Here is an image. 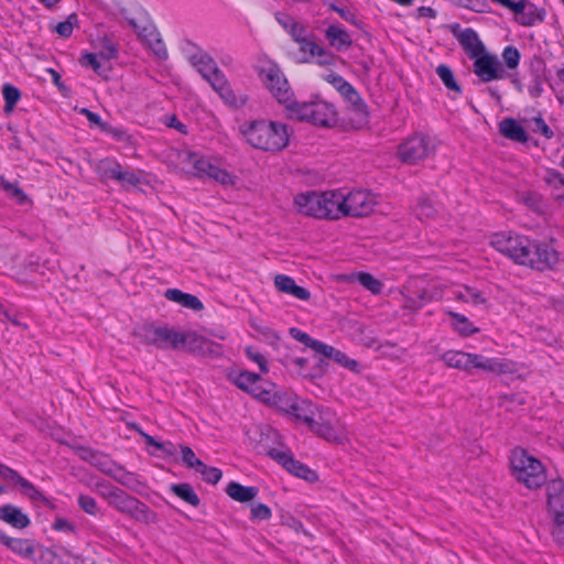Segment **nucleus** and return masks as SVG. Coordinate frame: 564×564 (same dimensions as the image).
<instances>
[{
  "mask_svg": "<svg viewBox=\"0 0 564 564\" xmlns=\"http://www.w3.org/2000/svg\"><path fill=\"white\" fill-rule=\"evenodd\" d=\"M239 132L251 147L262 151H281L290 141L289 127L282 122L267 120L245 122L239 127Z\"/></svg>",
  "mask_w": 564,
  "mask_h": 564,
  "instance_id": "nucleus-1",
  "label": "nucleus"
},
{
  "mask_svg": "<svg viewBox=\"0 0 564 564\" xmlns=\"http://www.w3.org/2000/svg\"><path fill=\"white\" fill-rule=\"evenodd\" d=\"M285 110L292 120L306 121L319 127H329L336 121L334 107L318 98L302 102L293 98Z\"/></svg>",
  "mask_w": 564,
  "mask_h": 564,
  "instance_id": "nucleus-2",
  "label": "nucleus"
},
{
  "mask_svg": "<svg viewBox=\"0 0 564 564\" xmlns=\"http://www.w3.org/2000/svg\"><path fill=\"white\" fill-rule=\"evenodd\" d=\"M512 475L529 489L545 484L546 475L542 463L529 455L523 448H514L510 457Z\"/></svg>",
  "mask_w": 564,
  "mask_h": 564,
  "instance_id": "nucleus-3",
  "label": "nucleus"
},
{
  "mask_svg": "<svg viewBox=\"0 0 564 564\" xmlns=\"http://www.w3.org/2000/svg\"><path fill=\"white\" fill-rule=\"evenodd\" d=\"M182 330L167 325L144 324L133 332L140 343L159 349H180Z\"/></svg>",
  "mask_w": 564,
  "mask_h": 564,
  "instance_id": "nucleus-4",
  "label": "nucleus"
},
{
  "mask_svg": "<svg viewBox=\"0 0 564 564\" xmlns=\"http://www.w3.org/2000/svg\"><path fill=\"white\" fill-rule=\"evenodd\" d=\"M532 241L521 235L499 232L491 237V246L499 252L511 258L516 263L525 265L530 262L529 256Z\"/></svg>",
  "mask_w": 564,
  "mask_h": 564,
  "instance_id": "nucleus-5",
  "label": "nucleus"
},
{
  "mask_svg": "<svg viewBox=\"0 0 564 564\" xmlns=\"http://www.w3.org/2000/svg\"><path fill=\"white\" fill-rule=\"evenodd\" d=\"M109 506L117 511L128 514L135 521L150 524L158 521V516L144 502L128 495L121 489H117L108 501Z\"/></svg>",
  "mask_w": 564,
  "mask_h": 564,
  "instance_id": "nucleus-6",
  "label": "nucleus"
},
{
  "mask_svg": "<svg viewBox=\"0 0 564 564\" xmlns=\"http://www.w3.org/2000/svg\"><path fill=\"white\" fill-rule=\"evenodd\" d=\"M97 173L102 180H115L122 187H135L143 183V173L129 167H123L112 159H104L97 163Z\"/></svg>",
  "mask_w": 564,
  "mask_h": 564,
  "instance_id": "nucleus-7",
  "label": "nucleus"
},
{
  "mask_svg": "<svg viewBox=\"0 0 564 564\" xmlns=\"http://www.w3.org/2000/svg\"><path fill=\"white\" fill-rule=\"evenodd\" d=\"M434 150L435 143L430 137L415 133L399 145L398 156L403 163L412 165L430 156Z\"/></svg>",
  "mask_w": 564,
  "mask_h": 564,
  "instance_id": "nucleus-8",
  "label": "nucleus"
},
{
  "mask_svg": "<svg viewBox=\"0 0 564 564\" xmlns=\"http://www.w3.org/2000/svg\"><path fill=\"white\" fill-rule=\"evenodd\" d=\"M189 172L199 178H210L223 185L232 184V176L225 170L214 165L210 160L199 153L188 152L183 161Z\"/></svg>",
  "mask_w": 564,
  "mask_h": 564,
  "instance_id": "nucleus-9",
  "label": "nucleus"
},
{
  "mask_svg": "<svg viewBox=\"0 0 564 564\" xmlns=\"http://www.w3.org/2000/svg\"><path fill=\"white\" fill-rule=\"evenodd\" d=\"M260 78L279 104L285 108L293 100V93L282 70L274 64L261 68Z\"/></svg>",
  "mask_w": 564,
  "mask_h": 564,
  "instance_id": "nucleus-10",
  "label": "nucleus"
},
{
  "mask_svg": "<svg viewBox=\"0 0 564 564\" xmlns=\"http://www.w3.org/2000/svg\"><path fill=\"white\" fill-rule=\"evenodd\" d=\"M230 380L241 390L259 400H268L270 388L274 384L263 380L259 375L250 371H237L229 375Z\"/></svg>",
  "mask_w": 564,
  "mask_h": 564,
  "instance_id": "nucleus-11",
  "label": "nucleus"
},
{
  "mask_svg": "<svg viewBox=\"0 0 564 564\" xmlns=\"http://www.w3.org/2000/svg\"><path fill=\"white\" fill-rule=\"evenodd\" d=\"M308 429L329 442H340L344 437L341 425L329 409H321Z\"/></svg>",
  "mask_w": 564,
  "mask_h": 564,
  "instance_id": "nucleus-12",
  "label": "nucleus"
},
{
  "mask_svg": "<svg viewBox=\"0 0 564 564\" xmlns=\"http://www.w3.org/2000/svg\"><path fill=\"white\" fill-rule=\"evenodd\" d=\"M261 446L265 451L267 455L276 460L293 475L307 480L315 477L314 473L302 463L295 460L291 451L285 448L283 445L279 444V447H271L261 441Z\"/></svg>",
  "mask_w": 564,
  "mask_h": 564,
  "instance_id": "nucleus-13",
  "label": "nucleus"
},
{
  "mask_svg": "<svg viewBox=\"0 0 564 564\" xmlns=\"http://www.w3.org/2000/svg\"><path fill=\"white\" fill-rule=\"evenodd\" d=\"M344 217L368 216L376 205L375 196L366 191H354L344 194Z\"/></svg>",
  "mask_w": 564,
  "mask_h": 564,
  "instance_id": "nucleus-14",
  "label": "nucleus"
},
{
  "mask_svg": "<svg viewBox=\"0 0 564 564\" xmlns=\"http://www.w3.org/2000/svg\"><path fill=\"white\" fill-rule=\"evenodd\" d=\"M330 83L334 87L345 97V99L350 104L351 110L358 118V123L362 124L367 121L368 118V109L367 105L360 98L359 94L356 89L346 82L339 75H329Z\"/></svg>",
  "mask_w": 564,
  "mask_h": 564,
  "instance_id": "nucleus-15",
  "label": "nucleus"
},
{
  "mask_svg": "<svg viewBox=\"0 0 564 564\" xmlns=\"http://www.w3.org/2000/svg\"><path fill=\"white\" fill-rule=\"evenodd\" d=\"M479 370L491 375H508L516 372V364L506 358H489L484 355L473 354L470 375Z\"/></svg>",
  "mask_w": 564,
  "mask_h": 564,
  "instance_id": "nucleus-16",
  "label": "nucleus"
},
{
  "mask_svg": "<svg viewBox=\"0 0 564 564\" xmlns=\"http://www.w3.org/2000/svg\"><path fill=\"white\" fill-rule=\"evenodd\" d=\"M220 346L194 330H182L180 349H185L189 352L207 356L218 355Z\"/></svg>",
  "mask_w": 564,
  "mask_h": 564,
  "instance_id": "nucleus-17",
  "label": "nucleus"
},
{
  "mask_svg": "<svg viewBox=\"0 0 564 564\" xmlns=\"http://www.w3.org/2000/svg\"><path fill=\"white\" fill-rule=\"evenodd\" d=\"M474 59V73L485 83L503 79L505 70L495 55L485 52Z\"/></svg>",
  "mask_w": 564,
  "mask_h": 564,
  "instance_id": "nucleus-18",
  "label": "nucleus"
},
{
  "mask_svg": "<svg viewBox=\"0 0 564 564\" xmlns=\"http://www.w3.org/2000/svg\"><path fill=\"white\" fill-rule=\"evenodd\" d=\"M530 262L525 265L543 271L554 268L558 262L557 251L546 243H531L530 256L528 257Z\"/></svg>",
  "mask_w": 564,
  "mask_h": 564,
  "instance_id": "nucleus-19",
  "label": "nucleus"
},
{
  "mask_svg": "<svg viewBox=\"0 0 564 564\" xmlns=\"http://www.w3.org/2000/svg\"><path fill=\"white\" fill-rule=\"evenodd\" d=\"M212 88L220 96V98L228 105L234 107L243 106L247 102V97L241 96L237 97L232 89L229 86V83L223 73V70L218 67L212 74L204 78Z\"/></svg>",
  "mask_w": 564,
  "mask_h": 564,
  "instance_id": "nucleus-20",
  "label": "nucleus"
},
{
  "mask_svg": "<svg viewBox=\"0 0 564 564\" xmlns=\"http://www.w3.org/2000/svg\"><path fill=\"white\" fill-rule=\"evenodd\" d=\"M294 204L299 213L305 216L326 218V208L323 202V193H317L314 191L301 193L294 197Z\"/></svg>",
  "mask_w": 564,
  "mask_h": 564,
  "instance_id": "nucleus-21",
  "label": "nucleus"
},
{
  "mask_svg": "<svg viewBox=\"0 0 564 564\" xmlns=\"http://www.w3.org/2000/svg\"><path fill=\"white\" fill-rule=\"evenodd\" d=\"M455 37L464 48L469 58H474L485 52V45L480 41L477 32L470 28L456 32L453 30Z\"/></svg>",
  "mask_w": 564,
  "mask_h": 564,
  "instance_id": "nucleus-22",
  "label": "nucleus"
},
{
  "mask_svg": "<svg viewBox=\"0 0 564 564\" xmlns=\"http://www.w3.org/2000/svg\"><path fill=\"white\" fill-rule=\"evenodd\" d=\"M194 52L188 54L187 59L191 65L202 75L203 78L207 77L218 68L215 59L205 51L194 46Z\"/></svg>",
  "mask_w": 564,
  "mask_h": 564,
  "instance_id": "nucleus-23",
  "label": "nucleus"
},
{
  "mask_svg": "<svg viewBox=\"0 0 564 564\" xmlns=\"http://www.w3.org/2000/svg\"><path fill=\"white\" fill-rule=\"evenodd\" d=\"M0 520L20 530L28 528L31 523L28 514L13 505L0 507Z\"/></svg>",
  "mask_w": 564,
  "mask_h": 564,
  "instance_id": "nucleus-24",
  "label": "nucleus"
},
{
  "mask_svg": "<svg viewBox=\"0 0 564 564\" xmlns=\"http://www.w3.org/2000/svg\"><path fill=\"white\" fill-rule=\"evenodd\" d=\"M323 202L325 205L327 219H339L344 217V194L336 191L323 192Z\"/></svg>",
  "mask_w": 564,
  "mask_h": 564,
  "instance_id": "nucleus-25",
  "label": "nucleus"
},
{
  "mask_svg": "<svg viewBox=\"0 0 564 564\" xmlns=\"http://www.w3.org/2000/svg\"><path fill=\"white\" fill-rule=\"evenodd\" d=\"M274 285L280 292L291 294L299 300L307 301L311 297L308 290L296 285L294 279L289 275L278 274L274 278Z\"/></svg>",
  "mask_w": 564,
  "mask_h": 564,
  "instance_id": "nucleus-26",
  "label": "nucleus"
},
{
  "mask_svg": "<svg viewBox=\"0 0 564 564\" xmlns=\"http://www.w3.org/2000/svg\"><path fill=\"white\" fill-rule=\"evenodd\" d=\"M319 411L321 409L316 404L308 400L297 398L289 414L310 426Z\"/></svg>",
  "mask_w": 564,
  "mask_h": 564,
  "instance_id": "nucleus-27",
  "label": "nucleus"
},
{
  "mask_svg": "<svg viewBox=\"0 0 564 564\" xmlns=\"http://www.w3.org/2000/svg\"><path fill=\"white\" fill-rule=\"evenodd\" d=\"M471 355L462 350H448L442 355L441 359L447 367L470 375Z\"/></svg>",
  "mask_w": 564,
  "mask_h": 564,
  "instance_id": "nucleus-28",
  "label": "nucleus"
},
{
  "mask_svg": "<svg viewBox=\"0 0 564 564\" xmlns=\"http://www.w3.org/2000/svg\"><path fill=\"white\" fill-rule=\"evenodd\" d=\"M499 131L505 138L511 141L527 143L529 140V135L524 128L513 118H505L501 120L499 123Z\"/></svg>",
  "mask_w": 564,
  "mask_h": 564,
  "instance_id": "nucleus-29",
  "label": "nucleus"
},
{
  "mask_svg": "<svg viewBox=\"0 0 564 564\" xmlns=\"http://www.w3.org/2000/svg\"><path fill=\"white\" fill-rule=\"evenodd\" d=\"M276 22L284 29V31L293 39L294 42H299L307 33V29L304 24L295 21L294 18L286 13L276 12Z\"/></svg>",
  "mask_w": 564,
  "mask_h": 564,
  "instance_id": "nucleus-30",
  "label": "nucleus"
},
{
  "mask_svg": "<svg viewBox=\"0 0 564 564\" xmlns=\"http://www.w3.org/2000/svg\"><path fill=\"white\" fill-rule=\"evenodd\" d=\"M165 299L169 301L175 302L181 304L183 307L193 310V311H200L203 310L204 305L200 302V300L192 294L184 293L178 289H167L164 294Z\"/></svg>",
  "mask_w": 564,
  "mask_h": 564,
  "instance_id": "nucleus-31",
  "label": "nucleus"
},
{
  "mask_svg": "<svg viewBox=\"0 0 564 564\" xmlns=\"http://www.w3.org/2000/svg\"><path fill=\"white\" fill-rule=\"evenodd\" d=\"M117 482L122 485L123 487L134 491L140 492L144 489V484L140 480L139 476L135 474L126 470L121 465L118 464L112 475L110 476Z\"/></svg>",
  "mask_w": 564,
  "mask_h": 564,
  "instance_id": "nucleus-32",
  "label": "nucleus"
},
{
  "mask_svg": "<svg viewBox=\"0 0 564 564\" xmlns=\"http://www.w3.org/2000/svg\"><path fill=\"white\" fill-rule=\"evenodd\" d=\"M549 510L564 509V482L553 479L546 484Z\"/></svg>",
  "mask_w": 564,
  "mask_h": 564,
  "instance_id": "nucleus-33",
  "label": "nucleus"
},
{
  "mask_svg": "<svg viewBox=\"0 0 564 564\" xmlns=\"http://www.w3.org/2000/svg\"><path fill=\"white\" fill-rule=\"evenodd\" d=\"M226 494L238 502H248L258 496L259 488L254 486L247 487L239 482L230 481L226 487Z\"/></svg>",
  "mask_w": 564,
  "mask_h": 564,
  "instance_id": "nucleus-34",
  "label": "nucleus"
},
{
  "mask_svg": "<svg viewBox=\"0 0 564 564\" xmlns=\"http://www.w3.org/2000/svg\"><path fill=\"white\" fill-rule=\"evenodd\" d=\"M325 36L329 44L338 51L349 48L352 44L348 32L338 25H329L325 31Z\"/></svg>",
  "mask_w": 564,
  "mask_h": 564,
  "instance_id": "nucleus-35",
  "label": "nucleus"
},
{
  "mask_svg": "<svg viewBox=\"0 0 564 564\" xmlns=\"http://www.w3.org/2000/svg\"><path fill=\"white\" fill-rule=\"evenodd\" d=\"M297 397L291 392L284 391H274V388H270V395L268 400H262V402H267L283 411L285 413H290L295 404Z\"/></svg>",
  "mask_w": 564,
  "mask_h": 564,
  "instance_id": "nucleus-36",
  "label": "nucleus"
},
{
  "mask_svg": "<svg viewBox=\"0 0 564 564\" xmlns=\"http://www.w3.org/2000/svg\"><path fill=\"white\" fill-rule=\"evenodd\" d=\"M94 47L97 50L96 54H98L102 61H110L118 57V45L109 35L98 37L94 43Z\"/></svg>",
  "mask_w": 564,
  "mask_h": 564,
  "instance_id": "nucleus-37",
  "label": "nucleus"
},
{
  "mask_svg": "<svg viewBox=\"0 0 564 564\" xmlns=\"http://www.w3.org/2000/svg\"><path fill=\"white\" fill-rule=\"evenodd\" d=\"M105 62L106 61H102L98 54L89 52H85L79 58V64L83 67H90L98 76L107 78L110 67H108Z\"/></svg>",
  "mask_w": 564,
  "mask_h": 564,
  "instance_id": "nucleus-38",
  "label": "nucleus"
},
{
  "mask_svg": "<svg viewBox=\"0 0 564 564\" xmlns=\"http://www.w3.org/2000/svg\"><path fill=\"white\" fill-rule=\"evenodd\" d=\"M7 547L24 558H33L35 554L34 541L30 539L11 538Z\"/></svg>",
  "mask_w": 564,
  "mask_h": 564,
  "instance_id": "nucleus-39",
  "label": "nucleus"
},
{
  "mask_svg": "<svg viewBox=\"0 0 564 564\" xmlns=\"http://www.w3.org/2000/svg\"><path fill=\"white\" fill-rule=\"evenodd\" d=\"M292 362L296 366L297 373L303 378H308V379L321 378L325 372V362L323 359H318L316 365L308 370L305 369V366L307 364V359H305V358H301V357L294 358L292 360Z\"/></svg>",
  "mask_w": 564,
  "mask_h": 564,
  "instance_id": "nucleus-40",
  "label": "nucleus"
},
{
  "mask_svg": "<svg viewBox=\"0 0 564 564\" xmlns=\"http://www.w3.org/2000/svg\"><path fill=\"white\" fill-rule=\"evenodd\" d=\"M544 10L539 9L535 4L529 3L528 8L524 12H522V15L517 18V22L524 26H532L539 22H542L544 20Z\"/></svg>",
  "mask_w": 564,
  "mask_h": 564,
  "instance_id": "nucleus-41",
  "label": "nucleus"
},
{
  "mask_svg": "<svg viewBox=\"0 0 564 564\" xmlns=\"http://www.w3.org/2000/svg\"><path fill=\"white\" fill-rule=\"evenodd\" d=\"M552 516V536L554 541L564 546V509L549 510Z\"/></svg>",
  "mask_w": 564,
  "mask_h": 564,
  "instance_id": "nucleus-42",
  "label": "nucleus"
},
{
  "mask_svg": "<svg viewBox=\"0 0 564 564\" xmlns=\"http://www.w3.org/2000/svg\"><path fill=\"white\" fill-rule=\"evenodd\" d=\"M440 206L435 205L430 198L423 197L416 206V215L421 220L434 219L440 214Z\"/></svg>",
  "mask_w": 564,
  "mask_h": 564,
  "instance_id": "nucleus-43",
  "label": "nucleus"
},
{
  "mask_svg": "<svg viewBox=\"0 0 564 564\" xmlns=\"http://www.w3.org/2000/svg\"><path fill=\"white\" fill-rule=\"evenodd\" d=\"M172 491L193 507L199 505V498L189 484H178L171 487Z\"/></svg>",
  "mask_w": 564,
  "mask_h": 564,
  "instance_id": "nucleus-44",
  "label": "nucleus"
},
{
  "mask_svg": "<svg viewBox=\"0 0 564 564\" xmlns=\"http://www.w3.org/2000/svg\"><path fill=\"white\" fill-rule=\"evenodd\" d=\"M91 465L109 477L118 466L108 455L100 452L96 453Z\"/></svg>",
  "mask_w": 564,
  "mask_h": 564,
  "instance_id": "nucleus-45",
  "label": "nucleus"
},
{
  "mask_svg": "<svg viewBox=\"0 0 564 564\" xmlns=\"http://www.w3.org/2000/svg\"><path fill=\"white\" fill-rule=\"evenodd\" d=\"M2 95L6 101L4 111L10 113L20 100L21 93L15 86L11 84H4L2 87Z\"/></svg>",
  "mask_w": 564,
  "mask_h": 564,
  "instance_id": "nucleus-46",
  "label": "nucleus"
},
{
  "mask_svg": "<svg viewBox=\"0 0 564 564\" xmlns=\"http://www.w3.org/2000/svg\"><path fill=\"white\" fill-rule=\"evenodd\" d=\"M290 335L292 336V338H294L295 340L302 343L303 345H305L307 348H311L312 350H314L316 354H318L319 349H321V346L323 344V341H319L317 339H314L313 337H311L308 334H306L305 332H302L301 329L296 328V327H292L290 328Z\"/></svg>",
  "mask_w": 564,
  "mask_h": 564,
  "instance_id": "nucleus-47",
  "label": "nucleus"
},
{
  "mask_svg": "<svg viewBox=\"0 0 564 564\" xmlns=\"http://www.w3.org/2000/svg\"><path fill=\"white\" fill-rule=\"evenodd\" d=\"M436 74L442 79V82L446 86V88H448L449 90L460 93V87L456 83L454 74L448 66H446L444 64L438 65L436 67Z\"/></svg>",
  "mask_w": 564,
  "mask_h": 564,
  "instance_id": "nucleus-48",
  "label": "nucleus"
},
{
  "mask_svg": "<svg viewBox=\"0 0 564 564\" xmlns=\"http://www.w3.org/2000/svg\"><path fill=\"white\" fill-rule=\"evenodd\" d=\"M357 281L372 294H379L382 291L383 284L377 280L372 274L360 272L356 275Z\"/></svg>",
  "mask_w": 564,
  "mask_h": 564,
  "instance_id": "nucleus-49",
  "label": "nucleus"
},
{
  "mask_svg": "<svg viewBox=\"0 0 564 564\" xmlns=\"http://www.w3.org/2000/svg\"><path fill=\"white\" fill-rule=\"evenodd\" d=\"M0 184H1L2 189L11 198H14L19 204L23 205L29 200L25 193L19 187V185L17 183H10L2 177Z\"/></svg>",
  "mask_w": 564,
  "mask_h": 564,
  "instance_id": "nucleus-50",
  "label": "nucleus"
},
{
  "mask_svg": "<svg viewBox=\"0 0 564 564\" xmlns=\"http://www.w3.org/2000/svg\"><path fill=\"white\" fill-rule=\"evenodd\" d=\"M77 25H78V17L76 13H72L67 17V19L65 21L56 24L54 30L61 37L67 39L72 35L74 28Z\"/></svg>",
  "mask_w": 564,
  "mask_h": 564,
  "instance_id": "nucleus-51",
  "label": "nucleus"
},
{
  "mask_svg": "<svg viewBox=\"0 0 564 564\" xmlns=\"http://www.w3.org/2000/svg\"><path fill=\"white\" fill-rule=\"evenodd\" d=\"M456 299L466 303H471L474 305L484 304L486 299L482 294L471 288H465L464 291H459L456 293Z\"/></svg>",
  "mask_w": 564,
  "mask_h": 564,
  "instance_id": "nucleus-52",
  "label": "nucleus"
},
{
  "mask_svg": "<svg viewBox=\"0 0 564 564\" xmlns=\"http://www.w3.org/2000/svg\"><path fill=\"white\" fill-rule=\"evenodd\" d=\"M22 490V494L26 497H29L33 501H44L46 502L47 499L44 497V495L39 491L33 484H31L28 479L21 477L19 481L17 482Z\"/></svg>",
  "mask_w": 564,
  "mask_h": 564,
  "instance_id": "nucleus-53",
  "label": "nucleus"
},
{
  "mask_svg": "<svg viewBox=\"0 0 564 564\" xmlns=\"http://www.w3.org/2000/svg\"><path fill=\"white\" fill-rule=\"evenodd\" d=\"M449 315L455 321V328L459 334L469 336L477 332V328H474L464 315L453 312H451Z\"/></svg>",
  "mask_w": 564,
  "mask_h": 564,
  "instance_id": "nucleus-54",
  "label": "nucleus"
},
{
  "mask_svg": "<svg viewBox=\"0 0 564 564\" xmlns=\"http://www.w3.org/2000/svg\"><path fill=\"white\" fill-rule=\"evenodd\" d=\"M297 44L300 45L301 53L308 54L311 57H314L316 53L322 52V46L308 36L307 33L301 37Z\"/></svg>",
  "mask_w": 564,
  "mask_h": 564,
  "instance_id": "nucleus-55",
  "label": "nucleus"
},
{
  "mask_svg": "<svg viewBox=\"0 0 564 564\" xmlns=\"http://www.w3.org/2000/svg\"><path fill=\"white\" fill-rule=\"evenodd\" d=\"M196 471L202 475L204 481L212 484V485H216L223 476V473L220 469H218L216 467H209V466L205 465L204 463H203V466H200Z\"/></svg>",
  "mask_w": 564,
  "mask_h": 564,
  "instance_id": "nucleus-56",
  "label": "nucleus"
},
{
  "mask_svg": "<svg viewBox=\"0 0 564 564\" xmlns=\"http://www.w3.org/2000/svg\"><path fill=\"white\" fill-rule=\"evenodd\" d=\"M502 58L508 68L514 69L520 63V52L512 45L506 46L502 51Z\"/></svg>",
  "mask_w": 564,
  "mask_h": 564,
  "instance_id": "nucleus-57",
  "label": "nucleus"
},
{
  "mask_svg": "<svg viewBox=\"0 0 564 564\" xmlns=\"http://www.w3.org/2000/svg\"><path fill=\"white\" fill-rule=\"evenodd\" d=\"M245 351L247 357L259 366L261 372L267 373L269 371L267 358L259 350L249 346Z\"/></svg>",
  "mask_w": 564,
  "mask_h": 564,
  "instance_id": "nucleus-58",
  "label": "nucleus"
},
{
  "mask_svg": "<svg viewBox=\"0 0 564 564\" xmlns=\"http://www.w3.org/2000/svg\"><path fill=\"white\" fill-rule=\"evenodd\" d=\"M181 452L182 460L187 467L197 470L200 466H203V462L196 457L195 453L191 447L182 446Z\"/></svg>",
  "mask_w": 564,
  "mask_h": 564,
  "instance_id": "nucleus-59",
  "label": "nucleus"
},
{
  "mask_svg": "<svg viewBox=\"0 0 564 564\" xmlns=\"http://www.w3.org/2000/svg\"><path fill=\"white\" fill-rule=\"evenodd\" d=\"M531 121L533 123V132L540 133L546 139H552L554 137L553 130L546 124L542 117H534Z\"/></svg>",
  "mask_w": 564,
  "mask_h": 564,
  "instance_id": "nucleus-60",
  "label": "nucleus"
},
{
  "mask_svg": "<svg viewBox=\"0 0 564 564\" xmlns=\"http://www.w3.org/2000/svg\"><path fill=\"white\" fill-rule=\"evenodd\" d=\"M78 505L86 513L90 516H96L98 512L97 502L90 496L80 495L78 497Z\"/></svg>",
  "mask_w": 564,
  "mask_h": 564,
  "instance_id": "nucleus-61",
  "label": "nucleus"
},
{
  "mask_svg": "<svg viewBox=\"0 0 564 564\" xmlns=\"http://www.w3.org/2000/svg\"><path fill=\"white\" fill-rule=\"evenodd\" d=\"M117 489V487L111 486L109 482L105 480H98L94 485V490L107 501L110 500V497L112 496V494H115Z\"/></svg>",
  "mask_w": 564,
  "mask_h": 564,
  "instance_id": "nucleus-62",
  "label": "nucleus"
},
{
  "mask_svg": "<svg viewBox=\"0 0 564 564\" xmlns=\"http://www.w3.org/2000/svg\"><path fill=\"white\" fill-rule=\"evenodd\" d=\"M271 516V509L264 503H256L251 507V518L254 520H268Z\"/></svg>",
  "mask_w": 564,
  "mask_h": 564,
  "instance_id": "nucleus-63",
  "label": "nucleus"
},
{
  "mask_svg": "<svg viewBox=\"0 0 564 564\" xmlns=\"http://www.w3.org/2000/svg\"><path fill=\"white\" fill-rule=\"evenodd\" d=\"M545 82V77L542 74H534L532 84L529 86V93L531 97L538 98L544 91L543 84Z\"/></svg>",
  "mask_w": 564,
  "mask_h": 564,
  "instance_id": "nucleus-64",
  "label": "nucleus"
}]
</instances>
